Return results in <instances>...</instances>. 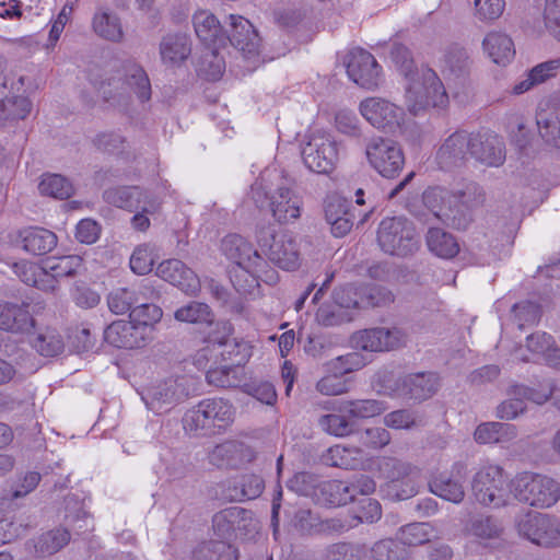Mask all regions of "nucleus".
<instances>
[{"label":"nucleus","mask_w":560,"mask_h":560,"mask_svg":"<svg viewBox=\"0 0 560 560\" xmlns=\"http://www.w3.org/2000/svg\"><path fill=\"white\" fill-rule=\"evenodd\" d=\"M390 56L406 79L405 103L409 113L417 115L429 106L444 107L447 104L441 80L431 69H416L406 47L394 46Z\"/></svg>","instance_id":"obj_1"},{"label":"nucleus","mask_w":560,"mask_h":560,"mask_svg":"<svg viewBox=\"0 0 560 560\" xmlns=\"http://www.w3.org/2000/svg\"><path fill=\"white\" fill-rule=\"evenodd\" d=\"M221 250L235 265L230 276L234 288L242 293H252L258 287L260 272L266 266L265 259L237 234L225 236L221 242Z\"/></svg>","instance_id":"obj_2"},{"label":"nucleus","mask_w":560,"mask_h":560,"mask_svg":"<svg viewBox=\"0 0 560 560\" xmlns=\"http://www.w3.org/2000/svg\"><path fill=\"white\" fill-rule=\"evenodd\" d=\"M104 98L117 106H128L133 102L144 104L151 98V84L144 70L136 65L124 66L117 77L102 83Z\"/></svg>","instance_id":"obj_3"},{"label":"nucleus","mask_w":560,"mask_h":560,"mask_svg":"<svg viewBox=\"0 0 560 560\" xmlns=\"http://www.w3.org/2000/svg\"><path fill=\"white\" fill-rule=\"evenodd\" d=\"M474 500L486 508L505 506L512 498V485L504 469L493 463L481 464L470 481Z\"/></svg>","instance_id":"obj_4"},{"label":"nucleus","mask_w":560,"mask_h":560,"mask_svg":"<svg viewBox=\"0 0 560 560\" xmlns=\"http://www.w3.org/2000/svg\"><path fill=\"white\" fill-rule=\"evenodd\" d=\"M261 182L252 186V197L259 208L267 207L272 218L279 223H289L298 220L302 213L301 198L289 187L279 186L275 190L267 189Z\"/></svg>","instance_id":"obj_5"},{"label":"nucleus","mask_w":560,"mask_h":560,"mask_svg":"<svg viewBox=\"0 0 560 560\" xmlns=\"http://www.w3.org/2000/svg\"><path fill=\"white\" fill-rule=\"evenodd\" d=\"M377 242L382 250L397 256L412 254L419 245L415 226L401 217L385 218L381 221Z\"/></svg>","instance_id":"obj_6"},{"label":"nucleus","mask_w":560,"mask_h":560,"mask_svg":"<svg viewBox=\"0 0 560 560\" xmlns=\"http://www.w3.org/2000/svg\"><path fill=\"white\" fill-rule=\"evenodd\" d=\"M257 242L269 259L280 268L295 270L300 267L299 244L289 232H276L271 226H268L258 232Z\"/></svg>","instance_id":"obj_7"},{"label":"nucleus","mask_w":560,"mask_h":560,"mask_svg":"<svg viewBox=\"0 0 560 560\" xmlns=\"http://www.w3.org/2000/svg\"><path fill=\"white\" fill-rule=\"evenodd\" d=\"M514 497L536 508H549L560 498V486L553 479L524 472L514 479Z\"/></svg>","instance_id":"obj_8"},{"label":"nucleus","mask_w":560,"mask_h":560,"mask_svg":"<svg viewBox=\"0 0 560 560\" xmlns=\"http://www.w3.org/2000/svg\"><path fill=\"white\" fill-rule=\"evenodd\" d=\"M359 110L371 126L386 132H401L408 121L402 107L383 97L364 98Z\"/></svg>","instance_id":"obj_9"},{"label":"nucleus","mask_w":560,"mask_h":560,"mask_svg":"<svg viewBox=\"0 0 560 560\" xmlns=\"http://www.w3.org/2000/svg\"><path fill=\"white\" fill-rule=\"evenodd\" d=\"M365 156L381 176L393 178L405 164L404 151L398 142L384 137H373L365 147Z\"/></svg>","instance_id":"obj_10"},{"label":"nucleus","mask_w":560,"mask_h":560,"mask_svg":"<svg viewBox=\"0 0 560 560\" xmlns=\"http://www.w3.org/2000/svg\"><path fill=\"white\" fill-rule=\"evenodd\" d=\"M515 526L521 537L542 547L560 546V523L547 514L527 512L521 514Z\"/></svg>","instance_id":"obj_11"},{"label":"nucleus","mask_w":560,"mask_h":560,"mask_svg":"<svg viewBox=\"0 0 560 560\" xmlns=\"http://www.w3.org/2000/svg\"><path fill=\"white\" fill-rule=\"evenodd\" d=\"M302 159L308 170L328 174L339 160L337 142L327 132H313L302 149Z\"/></svg>","instance_id":"obj_12"},{"label":"nucleus","mask_w":560,"mask_h":560,"mask_svg":"<svg viewBox=\"0 0 560 560\" xmlns=\"http://www.w3.org/2000/svg\"><path fill=\"white\" fill-rule=\"evenodd\" d=\"M232 405L221 398L202 400L196 408L189 410L184 418V428L188 431L222 428L233 421Z\"/></svg>","instance_id":"obj_13"},{"label":"nucleus","mask_w":560,"mask_h":560,"mask_svg":"<svg viewBox=\"0 0 560 560\" xmlns=\"http://www.w3.org/2000/svg\"><path fill=\"white\" fill-rule=\"evenodd\" d=\"M438 387L433 373L408 374L399 378L388 377L383 381V394L402 399H427Z\"/></svg>","instance_id":"obj_14"},{"label":"nucleus","mask_w":560,"mask_h":560,"mask_svg":"<svg viewBox=\"0 0 560 560\" xmlns=\"http://www.w3.org/2000/svg\"><path fill=\"white\" fill-rule=\"evenodd\" d=\"M380 477L386 480L387 495L406 500L417 493L415 472L409 465L394 458H383L378 466Z\"/></svg>","instance_id":"obj_15"},{"label":"nucleus","mask_w":560,"mask_h":560,"mask_svg":"<svg viewBox=\"0 0 560 560\" xmlns=\"http://www.w3.org/2000/svg\"><path fill=\"white\" fill-rule=\"evenodd\" d=\"M359 304L354 288L347 287L336 290L332 301L324 303L317 310L316 322L326 327L348 323L352 320Z\"/></svg>","instance_id":"obj_16"},{"label":"nucleus","mask_w":560,"mask_h":560,"mask_svg":"<svg viewBox=\"0 0 560 560\" xmlns=\"http://www.w3.org/2000/svg\"><path fill=\"white\" fill-rule=\"evenodd\" d=\"M310 481L311 477L307 474L300 472L289 481L288 487L304 495L314 494L318 501L332 506L345 505L353 499L352 489L343 481L330 480L324 482L314 492L311 491Z\"/></svg>","instance_id":"obj_17"},{"label":"nucleus","mask_w":560,"mask_h":560,"mask_svg":"<svg viewBox=\"0 0 560 560\" xmlns=\"http://www.w3.org/2000/svg\"><path fill=\"white\" fill-rule=\"evenodd\" d=\"M231 334L230 323H219L215 326V331L209 337V343L217 348L223 361L237 369L249 360L252 347L244 340L230 338Z\"/></svg>","instance_id":"obj_18"},{"label":"nucleus","mask_w":560,"mask_h":560,"mask_svg":"<svg viewBox=\"0 0 560 560\" xmlns=\"http://www.w3.org/2000/svg\"><path fill=\"white\" fill-rule=\"evenodd\" d=\"M343 63L348 77L364 89H375L381 82V68L373 55L362 48L351 49Z\"/></svg>","instance_id":"obj_19"},{"label":"nucleus","mask_w":560,"mask_h":560,"mask_svg":"<svg viewBox=\"0 0 560 560\" xmlns=\"http://www.w3.org/2000/svg\"><path fill=\"white\" fill-rule=\"evenodd\" d=\"M230 42L248 61V69H255L259 63L260 39L253 24L241 15H230Z\"/></svg>","instance_id":"obj_20"},{"label":"nucleus","mask_w":560,"mask_h":560,"mask_svg":"<svg viewBox=\"0 0 560 560\" xmlns=\"http://www.w3.org/2000/svg\"><path fill=\"white\" fill-rule=\"evenodd\" d=\"M354 346L365 351H389L406 342V335L399 328H372L357 332L352 339Z\"/></svg>","instance_id":"obj_21"},{"label":"nucleus","mask_w":560,"mask_h":560,"mask_svg":"<svg viewBox=\"0 0 560 560\" xmlns=\"http://www.w3.org/2000/svg\"><path fill=\"white\" fill-rule=\"evenodd\" d=\"M156 276L177 287L186 294L195 295L200 290L198 276L179 259H166L156 267Z\"/></svg>","instance_id":"obj_22"},{"label":"nucleus","mask_w":560,"mask_h":560,"mask_svg":"<svg viewBox=\"0 0 560 560\" xmlns=\"http://www.w3.org/2000/svg\"><path fill=\"white\" fill-rule=\"evenodd\" d=\"M104 339L119 349H138L150 341L132 319H119L109 324L104 330Z\"/></svg>","instance_id":"obj_23"},{"label":"nucleus","mask_w":560,"mask_h":560,"mask_svg":"<svg viewBox=\"0 0 560 560\" xmlns=\"http://www.w3.org/2000/svg\"><path fill=\"white\" fill-rule=\"evenodd\" d=\"M465 470L456 466L451 472H445L430 482V490L435 495L453 502L460 503L465 497Z\"/></svg>","instance_id":"obj_24"},{"label":"nucleus","mask_w":560,"mask_h":560,"mask_svg":"<svg viewBox=\"0 0 560 560\" xmlns=\"http://www.w3.org/2000/svg\"><path fill=\"white\" fill-rule=\"evenodd\" d=\"M19 240L22 248L32 255H45L58 244V237L52 231L38 226L21 230Z\"/></svg>","instance_id":"obj_25"},{"label":"nucleus","mask_w":560,"mask_h":560,"mask_svg":"<svg viewBox=\"0 0 560 560\" xmlns=\"http://www.w3.org/2000/svg\"><path fill=\"white\" fill-rule=\"evenodd\" d=\"M472 137L465 132H455L444 140L436 152L442 166H450L471 155Z\"/></svg>","instance_id":"obj_26"},{"label":"nucleus","mask_w":560,"mask_h":560,"mask_svg":"<svg viewBox=\"0 0 560 560\" xmlns=\"http://www.w3.org/2000/svg\"><path fill=\"white\" fill-rule=\"evenodd\" d=\"M471 156L488 166H500L505 160L503 142L497 136L472 137Z\"/></svg>","instance_id":"obj_27"},{"label":"nucleus","mask_w":560,"mask_h":560,"mask_svg":"<svg viewBox=\"0 0 560 560\" xmlns=\"http://www.w3.org/2000/svg\"><path fill=\"white\" fill-rule=\"evenodd\" d=\"M253 514L240 506H232L217 513L213 517L214 528L222 535L230 532L244 530L248 526L255 527Z\"/></svg>","instance_id":"obj_28"},{"label":"nucleus","mask_w":560,"mask_h":560,"mask_svg":"<svg viewBox=\"0 0 560 560\" xmlns=\"http://www.w3.org/2000/svg\"><path fill=\"white\" fill-rule=\"evenodd\" d=\"M94 33L103 39L119 42L124 37V30L117 13L108 8H98L92 19Z\"/></svg>","instance_id":"obj_29"},{"label":"nucleus","mask_w":560,"mask_h":560,"mask_svg":"<svg viewBox=\"0 0 560 560\" xmlns=\"http://www.w3.org/2000/svg\"><path fill=\"white\" fill-rule=\"evenodd\" d=\"M192 24L196 35L206 45H215L224 42L223 28L217 16L206 9L197 10L192 15Z\"/></svg>","instance_id":"obj_30"},{"label":"nucleus","mask_w":560,"mask_h":560,"mask_svg":"<svg viewBox=\"0 0 560 560\" xmlns=\"http://www.w3.org/2000/svg\"><path fill=\"white\" fill-rule=\"evenodd\" d=\"M482 46L488 57L499 66H506L515 56L514 44L504 33L491 32L487 34Z\"/></svg>","instance_id":"obj_31"},{"label":"nucleus","mask_w":560,"mask_h":560,"mask_svg":"<svg viewBox=\"0 0 560 560\" xmlns=\"http://www.w3.org/2000/svg\"><path fill=\"white\" fill-rule=\"evenodd\" d=\"M34 320L25 307L0 304V329L31 334Z\"/></svg>","instance_id":"obj_32"},{"label":"nucleus","mask_w":560,"mask_h":560,"mask_svg":"<svg viewBox=\"0 0 560 560\" xmlns=\"http://www.w3.org/2000/svg\"><path fill=\"white\" fill-rule=\"evenodd\" d=\"M14 273L24 283L35 287L42 291H54V280L49 278L44 270V265L38 266L34 262L22 260L13 264Z\"/></svg>","instance_id":"obj_33"},{"label":"nucleus","mask_w":560,"mask_h":560,"mask_svg":"<svg viewBox=\"0 0 560 560\" xmlns=\"http://www.w3.org/2000/svg\"><path fill=\"white\" fill-rule=\"evenodd\" d=\"M553 341L546 332H535L526 338V349L520 348L515 357L522 361H530L542 358L548 363V354L552 353Z\"/></svg>","instance_id":"obj_34"},{"label":"nucleus","mask_w":560,"mask_h":560,"mask_svg":"<svg viewBox=\"0 0 560 560\" xmlns=\"http://www.w3.org/2000/svg\"><path fill=\"white\" fill-rule=\"evenodd\" d=\"M82 258L78 255L50 257L44 261V270L54 280V291L58 287V279L74 275L82 266Z\"/></svg>","instance_id":"obj_35"},{"label":"nucleus","mask_w":560,"mask_h":560,"mask_svg":"<svg viewBox=\"0 0 560 560\" xmlns=\"http://www.w3.org/2000/svg\"><path fill=\"white\" fill-rule=\"evenodd\" d=\"M325 462L335 467L357 469L363 466V452L354 446L338 444L327 451Z\"/></svg>","instance_id":"obj_36"},{"label":"nucleus","mask_w":560,"mask_h":560,"mask_svg":"<svg viewBox=\"0 0 560 560\" xmlns=\"http://www.w3.org/2000/svg\"><path fill=\"white\" fill-rule=\"evenodd\" d=\"M475 440L480 444L509 442L516 436V430L513 424L488 422L477 427Z\"/></svg>","instance_id":"obj_37"},{"label":"nucleus","mask_w":560,"mask_h":560,"mask_svg":"<svg viewBox=\"0 0 560 560\" xmlns=\"http://www.w3.org/2000/svg\"><path fill=\"white\" fill-rule=\"evenodd\" d=\"M427 245L431 253L444 259L453 258L459 252V245L455 237L436 228L429 230L427 235Z\"/></svg>","instance_id":"obj_38"},{"label":"nucleus","mask_w":560,"mask_h":560,"mask_svg":"<svg viewBox=\"0 0 560 560\" xmlns=\"http://www.w3.org/2000/svg\"><path fill=\"white\" fill-rule=\"evenodd\" d=\"M387 406L377 399H359L342 401L338 411L348 413L351 419H369L383 413Z\"/></svg>","instance_id":"obj_39"},{"label":"nucleus","mask_w":560,"mask_h":560,"mask_svg":"<svg viewBox=\"0 0 560 560\" xmlns=\"http://www.w3.org/2000/svg\"><path fill=\"white\" fill-rule=\"evenodd\" d=\"M163 311L160 306L151 303H144L132 308L129 313V319H132L151 340L154 326L162 319Z\"/></svg>","instance_id":"obj_40"},{"label":"nucleus","mask_w":560,"mask_h":560,"mask_svg":"<svg viewBox=\"0 0 560 560\" xmlns=\"http://www.w3.org/2000/svg\"><path fill=\"white\" fill-rule=\"evenodd\" d=\"M107 202L130 211L138 210L147 196L138 187H120L105 192Z\"/></svg>","instance_id":"obj_41"},{"label":"nucleus","mask_w":560,"mask_h":560,"mask_svg":"<svg viewBox=\"0 0 560 560\" xmlns=\"http://www.w3.org/2000/svg\"><path fill=\"white\" fill-rule=\"evenodd\" d=\"M30 95H4L0 104V121L25 119L32 110Z\"/></svg>","instance_id":"obj_42"},{"label":"nucleus","mask_w":560,"mask_h":560,"mask_svg":"<svg viewBox=\"0 0 560 560\" xmlns=\"http://www.w3.org/2000/svg\"><path fill=\"white\" fill-rule=\"evenodd\" d=\"M224 70L225 62L219 51L207 47L197 63L198 75L209 81H217L222 77Z\"/></svg>","instance_id":"obj_43"},{"label":"nucleus","mask_w":560,"mask_h":560,"mask_svg":"<svg viewBox=\"0 0 560 560\" xmlns=\"http://www.w3.org/2000/svg\"><path fill=\"white\" fill-rule=\"evenodd\" d=\"M32 347L44 357H55L62 352L63 341L60 335L54 329H45L30 337Z\"/></svg>","instance_id":"obj_44"},{"label":"nucleus","mask_w":560,"mask_h":560,"mask_svg":"<svg viewBox=\"0 0 560 560\" xmlns=\"http://www.w3.org/2000/svg\"><path fill=\"white\" fill-rule=\"evenodd\" d=\"M38 190L45 196L66 199L73 194V186L61 175L44 174L38 184Z\"/></svg>","instance_id":"obj_45"},{"label":"nucleus","mask_w":560,"mask_h":560,"mask_svg":"<svg viewBox=\"0 0 560 560\" xmlns=\"http://www.w3.org/2000/svg\"><path fill=\"white\" fill-rule=\"evenodd\" d=\"M194 560H236L231 545L223 541L202 542L192 552Z\"/></svg>","instance_id":"obj_46"},{"label":"nucleus","mask_w":560,"mask_h":560,"mask_svg":"<svg viewBox=\"0 0 560 560\" xmlns=\"http://www.w3.org/2000/svg\"><path fill=\"white\" fill-rule=\"evenodd\" d=\"M190 52L187 38L185 36H167L161 44V56L165 63L176 65Z\"/></svg>","instance_id":"obj_47"},{"label":"nucleus","mask_w":560,"mask_h":560,"mask_svg":"<svg viewBox=\"0 0 560 560\" xmlns=\"http://www.w3.org/2000/svg\"><path fill=\"white\" fill-rule=\"evenodd\" d=\"M69 540L70 534L66 528H55L38 537L35 549L42 556H50L63 548Z\"/></svg>","instance_id":"obj_48"},{"label":"nucleus","mask_w":560,"mask_h":560,"mask_svg":"<svg viewBox=\"0 0 560 560\" xmlns=\"http://www.w3.org/2000/svg\"><path fill=\"white\" fill-rule=\"evenodd\" d=\"M348 413L339 411V413H328L319 418L318 424L327 434L343 438L350 435L354 431V424L350 420Z\"/></svg>","instance_id":"obj_49"},{"label":"nucleus","mask_w":560,"mask_h":560,"mask_svg":"<svg viewBox=\"0 0 560 560\" xmlns=\"http://www.w3.org/2000/svg\"><path fill=\"white\" fill-rule=\"evenodd\" d=\"M175 319L183 323H207L211 324L213 315L209 306L200 302H191L185 306L179 307L175 314Z\"/></svg>","instance_id":"obj_50"},{"label":"nucleus","mask_w":560,"mask_h":560,"mask_svg":"<svg viewBox=\"0 0 560 560\" xmlns=\"http://www.w3.org/2000/svg\"><path fill=\"white\" fill-rule=\"evenodd\" d=\"M540 136L549 143L560 147V106L546 117L537 119Z\"/></svg>","instance_id":"obj_51"},{"label":"nucleus","mask_w":560,"mask_h":560,"mask_svg":"<svg viewBox=\"0 0 560 560\" xmlns=\"http://www.w3.org/2000/svg\"><path fill=\"white\" fill-rule=\"evenodd\" d=\"M154 260V249L147 244H142L135 248L133 253L131 254L129 264L131 270L135 273L143 276L152 271Z\"/></svg>","instance_id":"obj_52"},{"label":"nucleus","mask_w":560,"mask_h":560,"mask_svg":"<svg viewBox=\"0 0 560 560\" xmlns=\"http://www.w3.org/2000/svg\"><path fill=\"white\" fill-rule=\"evenodd\" d=\"M432 527L428 523H413L401 528V545L417 546L429 541Z\"/></svg>","instance_id":"obj_53"},{"label":"nucleus","mask_w":560,"mask_h":560,"mask_svg":"<svg viewBox=\"0 0 560 560\" xmlns=\"http://www.w3.org/2000/svg\"><path fill=\"white\" fill-rule=\"evenodd\" d=\"M407 555V549L392 539L380 540L372 548V556L376 560H402Z\"/></svg>","instance_id":"obj_54"},{"label":"nucleus","mask_w":560,"mask_h":560,"mask_svg":"<svg viewBox=\"0 0 560 560\" xmlns=\"http://www.w3.org/2000/svg\"><path fill=\"white\" fill-rule=\"evenodd\" d=\"M365 365V361L359 352H350L340 355L328 363V371L330 373H339L345 375L347 373L360 370Z\"/></svg>","instance_id":"obj_55"},{"label":"nucleus","mask_w":560,"mask_h":560,"mask_svg":"<svg viewBox=\"0 0 560 560\" xmlns=\"http://www.w3.org/2000/svg\"><path fill=\"white\" fill-rule=\"evenodd\" d=\"M137 302L136 292L129 289H118L108 295L107 304L112 313L122 315L131 311Z\"/></svg>","instance_id":"obj_56"},{"label":"nucleus","mask_w":560,"mask_h":560,"mask_svg":"<svg viewBox=\"0 0 560 560\" xmlns=\"http://www.w3.org/2000/svg\"><path fill=\"white\" fill-rule=\"evenodd\" d=\"M238 369L230 364L210 369L207 372V380L209 384L219 387H232L238 384L237 378Z\"/></svg>","instance_id":"obj_57"},{"label":"nucleus","mask_w":560,"mask_h":560,"mask_svg":"<svg viewBox=\"0 0 560 560\" xmlns=\"http://www.w3.org/2000/svg\"><path fill=\"white\" fill-rule=\"evenodd\" d=\"M71 298L78 307L85 310L93 308L101 302V294L83 282L74 284Z\"/></svg>","instance_id":"obj_58"},{"label":"nucleus","mask_w":560,"mask_h":560,"mask_svg":"<svg viewBox=\"0 0 560 560\" xmlns=\"http://www.w3.org/2000/svg\"><path fill=\"white\" fill-rule=\"evenodd\" d=\"M544 25L547 33L560 42V0H545Z\"/></svg>","instance_id":"obj_59"},{"label":"nucleus","mask_w":560,"mask_h":560,"mask_svg":"<svg viewBox=\"0 0 560 560\" xmlns=\"http://www.w3.org/2000/svg\"><path fill=\"white\" fill-rule=\"evenodd\" d=\"M468 532L478 539L486 541L499 537L501 528L492 517H482L475 521Z\"/></svg>","instance_id":"obj_60"},{"label":"nucleus","mask_w":560,"mask_h":560,"mask_svg":"<svg viewBox=\"0 0 560 560\" xmlns=\"http://www.w3.org/2000/svg\"><path fill=\"white\" fill-rule=\"evenodd\" d=\"M7 95H31L39 89L37 80L30 74L13 75Z\"/></svg>","instance_id":"obj_61"},{"label":"nucleus","mask_w":560,"mask_h":560,"mask_svg":"<svg viewBox=\"0 0 560 560\" xmlns=\"http://www.w3.org/2000/svg\"><path fill=\"white\" fill-rule=\"evenodd\" d=\"M316 387L323 395H341L348 390V383L343 375L331 373L320 378Z\"/></svg>","instance_id":"obj_62"},{"label":"nucleus","mask_w":560,"mask_h":560,"mask_svg":"<svg viewBox=\"0 0 560 560\" xmlns=\"http://www.w3.org/2000/svg\"><path fill=\"white\" fill-rule=\"evenodd\" d=\"M101 235L100 224L92 219H82L75 228V238L82 244H94Z\"/></svg>","instance_id":"obj_63"},{"label":"nucleus","mask_w":560,"mask_h":560,"mask_svg":"<svg viewBox=\"0 0 560 560\" xmlns=\"http://www.w3.org/2000/svg\"><path fill=\"white\" fill-rule=\"evenodd\" d=\"M384 423L386 427L402 430L410 429L417 423L415 415L407 410H396L387 413L384 417Z\"/></svg>","instance_id":"obj_64"}]
</instances>
